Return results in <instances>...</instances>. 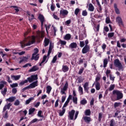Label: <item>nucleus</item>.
<instances>
[{"label": "nucleus", "mask_w": 126, "mask_h": 126, "mask_svg": "<svg viewBox=\"0 0 126 126\" xmlns=\"http://www.w3.org/2000/svg\"><path fill=\"white\" fill-rule=\"evenodd\" d=\"M72 100H73V102L74 104H77V97L73 96Z\"/></svg>", "instance_id": "47"}, {"label": "nucleus", "mask_w": 126, "mask_h": 126, "mask_svg": "<svg viewBox=\"0 0 126 126\" xmlns=\"http://www.w3.org/2000/svg\"><path fill=\"white\" fill-rule=\"evenodd\" d=\"M100 79H101V75H97L95 78V81L94 83H97V82H99Z\"/></svg>", "instance_id": "38"}, {"label": "nucleus", "mask_w": 126, "mask_h": 126, "mask_svg": "<svg viewBox=\"0 0 126 126\" xmlns=\"http://www.w3.org/2000/svg\"><path fill=\"white\" fill-rule=\"evenodd\" d=\"M5 126H14V125H13V124L8 123L5 125Z\"/></svg>", "instance_id": "64"}, {"label": "nucleus", "mask_w": 126, "mask_h": 126, "mask_svg": "<svg viewBox=\"0 0 126 126\" xmlns=\"http://www.w3.org/2000/svg\"><path fill=\"white\" fill-rule=\"evenodd\" d=\"M69 118L70 120H73V117H74V114H75V110H72L71 111H69Z\"/></svg>", "instance_id": "13"}, {"label": "nucleus", "mask_w": 126, "mask_h": 126, "mask_svg": "<svg viewBox=\"0 0 126 126\" xmlns=\"http://www.w3.org/2000/svg\"><path fill=\"white\" fill-rule=\"evenodd\" d=\"M94 84L95 86L96 90L98 91L101 89V85H100V83L99 82L94 83Z\"/></svg>", "instance_id": "24"}, {"label": "nucleus", "mask_w": 126, "mask_h": 126, "mask_svg": "<svg viewBox=\"0 0 126 126\" xmlns=\"http://www.w3.org/2000/svg\"><path fill=\"white\" fill-rule=\"evenodd\" d=\"M83 87L85 92H86V93H89V91H88L89 90V82H86L84 84Z\"/></svg>", "instance_id": "10"}, {"label": "nucleus", "mask_w": 126, "mask_h": 126, "mask_svg": "<svg viewBox=\"0 0 126 126\" xmlns=\"http://www.w3.org/2000/svg\"><path fill=\"white\" fill-rule=\"evenodd\" d=\"M14 105H15V106H19V105H20V101H19V100L17 99L15 101Z\"/></svg>", "instance_id": "52"}, {"label": "nucleus", "mask_w": 126, "mask_h": 126, "mask_svg": "<svg viewBox=\"0 0 126 126\" xmlns=\"http://www.w3.org/2000/svg\"><path fill=\"white\" fill-rule=\"evenodd\" d=\"M27 80L30 83H31L33 82V81H35V80H38V75H31V77L27 78Z\"/></svg>", "instance_id": "5"}, {"label": "nucleus", "mask_w": 126, "mask_h": 126, "mask_svg": "<svg viewBox=\"0 0 126 126\" xmlns=\"http://www.w3.org/2000/svg\"><path fill=\"white\" fill-rule=\"evenodd\" d=\"M52 88L51 86H47L46 87V93L47 94H50L51 93V92L52 91Z\"/></svg>", "instance_id": "25"}, {"label": "nucleus", "mask_w": 126, "mask_h": 126, "mask_svg": "<svg viewBox=\"0 0 126 126\" xmlns=\"http://www.w3.org/2000/svg\"><path fill=\"white\" fill-rule=\"evenodd\" d=\"M45 37V32H37L36 38L38 39H40V38H44Z\"/></svg>", "instance_id": "12"}, {"label": "nucleus", "mask_w": 126, "mask_h": 126, "mask_svg": "<svg viewBox=\"0 0 126 126\" xmlns=\"http://www.w3.org/2000/svg\"><path fill=\"white\" fill-rule=\"evenodd\" d=\"M15 99H16V97L15 96H11L9 97L8 98H7L6 99V101L10 102V103H12V102H14Z\"/></svg>", "instance_id": "19"}, {"label": "nucleus", "mask_w": 126, "mask_h": 126, "mask_svg": "<svg viewBox=\"0 0 126 126\" xmlns=\"http://www.w3.org/2000/svg\"><path fill=\"white\" fill-rule=\"evenodd\" d=\"M39 69V67L37 66H33L31 69L29 70V72H33L34 71H37Z\"/></svg>", "instance_id": "20"}, {"label": "nucleus", "mask_w": 126, "mask_h": 126, "mask_svg": "<svg viewBox=\"0 0 126 126\" xmlns=\"http://www.w3.org/2000/svg\"><path fill=\"white\" fill-rule=\"evenodd\" d=\"M44 47H47V46H48L49 45V43H50V39H49L48 38H45L44 39Z\"/></svg>", "instance_id": "27"}, {"label": "nucleus", "mask_w": 126, "mask_h": 126, "mask_svg": "<svg viewBox=\"0 0 126 126\" xmlns=\"http://www.w3.org/2000/svg\"><path fill=\"white\" fill-rule=\"evenodd\" d=\"M68 88V82H67V81H66L63 87L61 89V94H62V95L64 94V95H63L62 97V103H63L65 101V99H66V93H65V91L67 90Z\"/></svg>", "instance_id": "2"}, {"label": "nucleus", "mask_w": 126, "mask_h": 126, "mask_svg": "<svg viewBox=\"0 0 126 126\" xmlns=\"http://www.w3.org/2000/svg\"><path fill=\"white\" fill-rule=\"evenodd\" d=\"M59 102H60V99H57L55 104V108H57V107H59Z\"/></svg>", "instance_id": "61"}, {"label": "nucleus", "mask_w": 126, "mask_h": 126, "mask_svg": "<svg viewBox=\"0 0 126 126\" xmlns=\"http://www.w3.org/2000/svg\"><path fill=\"white\" fill-rule=\"evenodd\" d=\"M108 64V59H105L103 61V67H106Z\"/></svg>", "instance_id": "40"}, {"label": "nucleus", "mask_w": 126, "mask_h": 126, "mask_svg": "<svg viewBox=\"0 0 126 126\" xmlns=\"http://www.w3.org/2000/svg\"><path fill=\"white\" fill-rule=\"evenodd\" d=\"M83 120L86 124H90V122H92V119H91V117L88 116H84L83 117Z\"/></svg>", "instance_id": "9"}, {"label": "nucleus", "mask_w": 126, "mask_h": 126, "mask_svg": "<svg viewBox=\"0 0 126 126\" xmlns=\"http://www.w3.org/2000/svg\"><path fill=\"white\" fill-rule=\"evenodd\" d=\"M11 78L12 80L17 81L19 80L21 78V75H11Z\"/></svg>", "instance_id": "15"}, {"label": "nucleus", "mask_w": 126, "mask_h": 126, "mask_svg": "<svg viewBox=\"0 0 126 126\" xmlns=\"http://www.w3.org/2000/svg\"><path fill=\"white\" fill-rule=\"evenodd\" d=\"M34 100V97H31L29 99L26 101L25 104L26 105H28V104H30L31 101H33Z\"/></svg>", "instance_id": "32"}, {"label": "nucleus", "mask_w": 126, "mask_h": 126, "mask_svg": "<svg viewBox=\"0 0 126 126\" xmlns=\"http://www.w3.org/2000/svg\"><path fill=\"white\" fill-rule=\"evenodd\" d=\"M28 61V57H24L20 61L19 63H24L25 62H27Z\"/></svg>", "instance_id": "28"}, {"label": "nucleus", "mask_w": 126, "mask_h": 126, "mask_svg": "<svg viewBox=\"0 0 126 126\" xmlns=\"http://www.w3.org/2000/svg\"><path fill=\"white\" fill-rule=\"evenodd\" d=\"M113 95H116V100H121V99H123L124 97V94L120 91L114 90L113 91Z\"/></svg>", "instance_id": "3"}, {"label": "nucleus", "mask_w": 126, "mask_h": 126, "mask_svg": "<svg viewBox=\"0 0 126 126\" xmlns=\"http://www.w3.org/2000/svg\"><path fill=\"white\" fill-rule=\"evenodd\" d=\"M33 19H35V17L34 16V15L32 14L31 16H29V20L30 21H32V20H33Z\"/></svg>", "instance_id": "48"}, {"label": "nucleus", "mask_w": 126, "mask_h": 126, "mask_svg": "<svg viewBox=\"0 0 126 126\" xmlns=\"http://www.w3.org/2000/svg\"><path fill=\"white\" fill-rule=\"evenodd\" d=\"M38 53H39V50L38 49V48H35L34 49V53L32 54L33 57H34V56H36V55H37V54H38Z\"/></svg>", "instance_id": "44"}, {"label": "nucleus", "mask_w": 126, "mask_h": 126, "mask_svg": "<svg viewBox=\"0 0 126 126\" xmlns=\"http://www.w3.org/2000/svg\"><path fill=\"white\" fill-rule=\"evenodd\" d=\"M45 28H46V31L47 32V34H49V32H48V30H50V28H51V25H45Z\"/></svg>", "instance_id": "42"}, {"label": "nucleus", "mask_w": 126, "mask_h": 126, "mask_svg": "<svg viewBox=\"0 0 126 126\" xmlns=\"http://www.w3.org/2000/svg\"><path fill=\"white\" fill-rule=\"evenodd\" d=\"M27 35H28V32H26L24 33L25 39L22 41L20 42V45L22 48H25V47L33 45L35 42V40H36V37L32 36V38L29 36L26 38Z\"/></svg>", "instance_id": "1"}, {"label": "nucleus", "mask_w": 126, "mask_h": 126, "mask_svg": "<svg viewBox=\"0 0 126 126\" xmlns=\"http://www.w3.org/2000/svg\"><path fill=\"white\" fill-rule=\"evenodd\" d=\"M28 82V80H25V81H21L19 84V85L20 86H22L25 84V83H27Z\"/></svg>", "instance_id": "39"}, {"label": "nucleus", "mask_w": 126, "mask_h": 126, "mask_svg": "<svg viewBox=\"0 0 126 126\" xmlns=\"http://www.w3.org/2000/svg\"><path fill=\"white\" fill-rule=\"evenodd\" d=\"M84 69H85L83 67H81L78 71V74H79L80 75H81V74L83 73V71H84Z\"/></svg>", "instance_id": "45"}, {"label": "nucleus", "mask_w": 126, "mask_h": 126, "mask_svg": "<svg viewBox=\"0 0 126 126\" xmlns=\"http://www.w3.org/2000/svg\"><path fill=\"white\" fill-rule=\"evenodd\" d=\"M36 86H38V81H35L32 82V83H31V84H30V85L29 86V88H35V87H36Z\"/></svg>", "instance_id": "17"}, {"label": "nucleus", "mask_w": 126, "mask_h": 126, "mask_svg": "<svg viewBox=\"0 0 126 126\" xmlns=\"http://www.w3.org/2000/svg\"><path fill=\"white\" fill-rule=\"evenodd\" d=\"M114 89H115V85H111L109 88V91H112V90H114Z\"/></svg>", "instance_id": "55"}, {"label": "nucleus", "mask_w": 126, "mask_h": 126, "mask_svg": "<svg viewBox=\"0 0 126 126\" xmlns=\"http://www.w3.org/2000/svg\"><path fill=\"white\" fill-rule=\"evenodd\" d=\"M115 35V32H109L108 33V37L109 39L112 38Z\"/></svg>", "instance_id": "41"}, {"label": "nucleus", "mask_w": 126, "mask_h": 126, "mask_svg": "<svg viewBox=\"0 0 126 126\" xmlns=\"http://www.w3.org/2000/svg\"><path fill=\"white\" fill-rule=\"evenodd\" d=\"M69 47L71 49L72 51H74L73 49H76V48H77V43H76V42L71 43L69 45Z\"/></svg>", "instance_id": "14"}, {"label": "nucleus", "mask_w": 126, "mask_h": 126, "mask_svg": "<svg viewBox=\"0 0 126 126\" xmlns=\"http://www.w3.org/2000/svg\"><path fill=\"white\" fill-rule=\"evenodd\" d=\"M71 38V35H70V34L69 33H68L65 35L64 39V40H70Z\"/></svg>", "instance_id": "29"}, {"label": "nucleus", "mask_w": 126, "mask_h": 126, "mask_svg": "<svg viewBox=\"0 0 126 126\" xmlns=\"http://www.w3.org/2000/svg\"><path fill=\"white\" fill-rule=\"evenodd\" d=\"M39 56H40L39 54H36L35 55H33V56L32 55V60H34V61H38L39 58Z\"/></svg>", "instance_id": "23"}, {"label": "nucleus", "mask_w": 126, "mask_h": 126, "mask_svg": "<svg viewBox=\"0 0 126 126\" xmlns=\"http://www.w3.org/2000/svg\"><path fill=\"white\" fill-rule=\"evenodd\" d=\"M80 104H81V105H86V104H87V100L85 98H83L80 101Z\"/></svg>", "instance_id": "35"}, {"label": "nucleus", "mask_w": 126, "mask_h": 126, "mask_svg": "<svg viewBox=\"0 0 126 126\" xmlns=\"http://www.w3.org/2000/svg\"><path fill=\"white\" fill-rule=\"evenodd\" d=\"M105 22L107 24H109V23H111V20L110 19V17H107L105 19Z\"/></svg>", "instance_id": "51"}, {"label": "nucleus", "mask_w": 126, "mask_h": 126, "mask_svg": "<svg viewBox=\"0 0 126 126\" xmlns=\"http://www.w3.org/2000/svg\"><path fill=\"white\" fill-rule=\"evenodd\" d=\"M116 20L120 27H124L125 26V25H124V22H123V19H122L121 17H117Z\"/></svg>", "instance_id": "6"}, {"label": "nucleus", "mask_w": 126, "mask_h": 126, "mask_svg": "<svg viewBox=\"0 0 126 126\" xmlns=\"http://www.w3.org/2000/svg\"><path fill=\"white\" fill-rule=\"evenodd\" d=\"M12 93L13 94H16L17 93V89L14 88L12 90Z\"/></svg>", "instance_id": "60"}, {"label": "nucleus", "mask_w": 126, "mask_h": 126, "mask_svg": "<svg viewBox=\"0 0 126 126\" xmlns=\"http://www.w3.org/2000/svg\"><path fill=\"white\" fill-rule=\"evenodd\" d=\"M78 91L80 93V95H83V88L81 87V86H79Z\"/></svg>", "instance_id": "30"}, {"label": "nucleus", "mask_w": 126, "mask_h": 126, "mask_svg": "<svg viewBox=\"0 0 126 126\" xmlns=\"http://www.w3.org/2000/svg\"><path fill=\"white\" fill-rule=\"evenodd\" d=\"M65 113V108H62V110H60L59 116L63 117Z\"/></svg>", "instance_id": "26"}, {"label": "nucleus", "mask_w": 126, "mask_h": 126, "mask_svg": "<svg viewBox=\"0 0 126 126\" xmlns=\"http://www.w3.org/2000/svg\"><path fill=\"white\" fill-rule=\"evenodd\" d=\"M6 92H7V88H4V90L1 91V93L3 96L6 95Z\"/></svg>", "instance_id": "37"}, {"label": "nucleus", "mask_w": 126, "mask_h": 126, "mask_svg": "<svg viewBox=\"0 0 126 126\" xmlns=\"http://www.w3.org/2000/svg\"><path fill=\"white\" fill-rule=\"evenodd\" d=\"M79 11H80V9L78 8H77L75 10L74 13L75 15H78V13H79Z\"/></svg>", "instance_id": "53"}, {"label": "nucleus", "mask_w": 126, "mask_h": 126, "mask_svg": "<svg viewBox=\"0 0 126 126\" xmlns=\"http://www.w3.org/2000/svg\"><path fill=\"white\" fill-rule=\"evenodd\" d=\"M6 79H7V81L8 83H12V81L10 80V77H9V76L6 75Z\"/></svg>", "instance_id": "43"}, {"label": "nucleus", "mask_w": 126, "mask_h": 126, "mask_svg": "<svg viewBox=\"0 0 126 126\" xmlns=\"http://www.w3.org/2000/svg\"><path fill=\"white\" fill-rule=\"evenodd\" d=\"M28 66H32V64H31V63H28L25 64L23 66V67H28Z\"/></svg>", "instance_id": "59"}, {"label": "nucleus", "mask_w": 126, "mask_h": 126, "mask_svg": "<svg viewBox=\"0 0 126 126\" xmlns=\"http://www.w3.org/2000/svg\"><path fill=\"white\" fill-rule=\"evenodd\" d=\"M46 61H47V56L44 55L43 57L42 61L39 64L40 66H41L42 65V63H45V62H46Z\"/></svg>", "instance_id": "31"}, {"label": "nucleus", "mask_w": 126, "mask_h": 126, "mask_svg": "<svg viewBox=\"0 0 126 126\" xmlns=\"http://www.w3.org/2000/svg\"><path fill=\"white\" fill-rule=\"evenodd\" d=\"M62 71H63V72H67V71H68V70H69V68L68 67V66H67V65H63L62 66Z\"/></svg>", "instance_id": "18"}, {"label": "nucleus", "mask_w": 126, "mask_h": 126, "mask_svg": "<svg viewBox=\"0 0 126 126\" xmlns=\"http://www.w3.org/2000/svg\"><path fill=\"white\" fill-rule=\"evenodd\" d=\"M67 14H68V11H67V10L63 9L62 10H60V15L62 18H64V17H65Z\"/></svg>", "instance_id": "7"}, {"label": "nucleus", "mask_w": 126, "mask_h": 126, "mask_svg": "<svg viewBox=\"0 0 126 126\" xmlns=\"http://www.w3.org/2000/svg\"><path fill=\"white\" fill-rule=\"evenodd\" d=\"M90 51V46L89 45H85L82 50V54H87Z\"/></svg>", "instance_id": "8"}, {"label": "nucleus", "mask_w": 126, "mask_h": 126, "mask_svg": "<svg viewBox=\"0 0 126 126\" xmlns=\"http://www.w3.org/2000/svg\"><path fill=\"white\" fill-rule=\"evenodd\" d=\"M36 109L34 108H31L29 110V115H32Z\"/></svg>", "instance_id": "33"}, {"label": "nucleus", "mask_w": 126, "mask_h": 126, "mask_svg": "<svg viewBox=\"0 0 126 126\" xmlns=\"http://www.w3.org/2000/svg\"><path fill=\"white\" fill-rule=\"evenodd\" d=\"M6 83V82L5 81H2L1 82V84H0V90H1L2 88L4 87V84Z\"/></svg>", "instance_id": "36"}, {"label": "nucleus", "mask_w": 126, "mask_h": 126, "mask_svg": "<svg viewBox=\"0 0 126 126\" xmlns=\"http://www.w3.org/2000/svg\"><path fill=\"white\" fill-rule=\"evenodd\" d=\"M114 65L116 67H118L119 70H123V65L119 59H116L114 61Z\"/></svg>", "instance_id": "4"}, {"label": "nucleus", "mask_w": 126, "mask_h": 126, "mask_svg": "<svg viewBox=\"0 0 126 126\" xmlns=\"http://www.w3.org/2000/svg\"><path fill=\"white\" fill-rule=\"evenodd\" d=\"M85 116H90L91 115V111L90 109H87L85 111Z\"/></svg>", "instance_id": "34"}, {"label": "nucleus", "mask_w": 126, "mask_h": 126, "mask_svg": "<svg viewBox=\"0 0 126 126\" xmlns=\"http://www.w3.org/2000/svg\"><path fill=\"white\" fill-rule=\"evenodd\" d=\"M110 126H115V120L112 119L110 122Z\"/></svg>", "instance_id": "56"}, {"label": "nucleus", "mask_w": 126, "mask_h": 126, "mask_svg": "<svg viewBox=\"0 0 126 126\" xmlns=\"http://www.w3.org/2000/svg\"><path fill=\"white\" fill-rule=\"evenodd\" d=\"M85 45V43L84 41H80V47L81 48H83V47Z\"/></svg>", "instance_id": "63"}, {"label": "nucleus", "mask_w": 126, "mask_h": 126, "mask_svg": "<svg viewBox=\"0 0 126 126\" xmlns=\"http://www.w3.org/2000/svg\"><path fill=\"white\" fill-rule=\"evenodd\" d=\"M37 116H38V117H39V118H44V116L42 115V111H41V110H39L38 112Z\"/></svg>", "instance_id": "50"}, {"label": "nucleus", "mask_w": 126, "mask_h": 126, "mask_svg": "<svg viewBox=\"0 0 126 126\" xmlns=\"http://www.w3.org/2000/svg\"><path fill=\"white\" fill-rule=\"evenodd\" d=\"M38 19L40 20L41 22V28H43V25L45 21V17L43 15L39 14L38 16Z\"/></svg>", "instance_id": "11"}, {"label": "nucleus", "mask_w": 126, "mask_h": 126, "mask_svg": "<svg viewBox=\"0 0 126 126\" xmlns=\"http://www.w3.org/2000/svg\"><path fill=\"white\" fill-rule=\"evenodd\" d=\"M114 7L116 14H120V13H121V12L120 11V9H119V8H118V5L116 3H114Z\"/></svg>", "instance_id": "21"}, {"label": "nucleus", "mask_w": 126, "mask_h": 126, "mask_svg": "<svg viewBox=\"0 0 126 126\" xmlns=\"http://www.w3.org/2000/svg\"><path fill=\"white\" fill-rule=\"evenodd\" d=\"M59 42L61 45H66V41L60 39Z\"/></svg>", "instance_id": "62"}, {"label": "nucleus", "mask_w": 126, "mask_h": 126, "mask_svg": "<svg viewBox=\"0 0 126 126\" xmlns=\"http://www.w3.org/2000/svg\"><path fill=\"white\" fill-rule=\"evenodd\" d=\"M57 59H58V57H57V55L54 56V57L53 58V59L52 61V63H56V62H57Z\"/></svg>", "instance_id": "58"}, {"label": "nucleus", "mask_w": 126, "mask_h": 126, "mask_svg": "<svg viewBox=\"0 0 126 126\" xmlns=\"http://www.w3.org/2000/svg\"><path fill=\"white\" fill-rule=\"evenodd\" d=\"M94 8H95L94 7V6L93 5V4H92V3H90L89 4L88 10H89V11H94Z\"/></svg>", "instance_id": "22"}, {"label": "nucleus", "mask_w": 126, "mask_h": 126, "mask_svg": "<svg viewBox=\"0 0 126 126\" xmlns=\"http://www.w3.org/2000/svg\"><path fill=\"white\" fill-rule=\"evenodd\" d=\"M87 14H88V13L87 12V11H86V10H83L82 11V15H83V16H87Z\"/></svg>", "instance_id": "57"}, {"label": "nucleus", "mask_w": 126, "mask_h": 126, "mask_svg": "<svg viewBox=\"0 0 126 126\" xmlns=\"http://www.w3.org/2000/svg\"><path fill=\"white\" fill-rule=\"evenodd\" d=\"M18 87V84L17 83H13L12 84L10 85V87L11 88H15V87Z\"/></svg>", "instance_id": "46"}, {"label": "nucleus", "mask_w": 126, "mask_h": 126, "mask_svg": "<svg viewBox=\"0 0 126 126\" xmlns=\"http://www.w3.org/2000/svg\"><path fill=\"white\" fill-rule=\"evenodd\" d=\"M102 116H103V113H99L98 114V121L99 122H101V120H102Z\"/></svg>", "instance_id": "54"}, {"label": "nucleus", "mask_w": 126, "mask_h": 126, "mask_svg": "<svg viewBox=\"0 0 126 126\" xmlns=\"http://www.w3.org/2000/svg\"><path fill=\"white\" fill-rule=\"evenodd\" d=\"M121 105H122V103H121V102H115L114 105V108H117V107H120Z\"/></svg>", "instance_id": "49"}, {"label": "nucleus", "mask_w": 126, "mask_h": 126, "mask_svg": "<svg viewBox=\"0 0 126 126\" xmlns=\"http://www.w3.org/2000/svg\"><path fill=\"white\" fill-rule=\"evenodd\" d=\"M11 106H12V104H11V103H8L7 104L5 105V106H4L3 108V111L2 112H4L6 111V109H7V110H9V109L10 108V107H11Z\"/></svg>", "instance_id": "16"}]
</instances>
